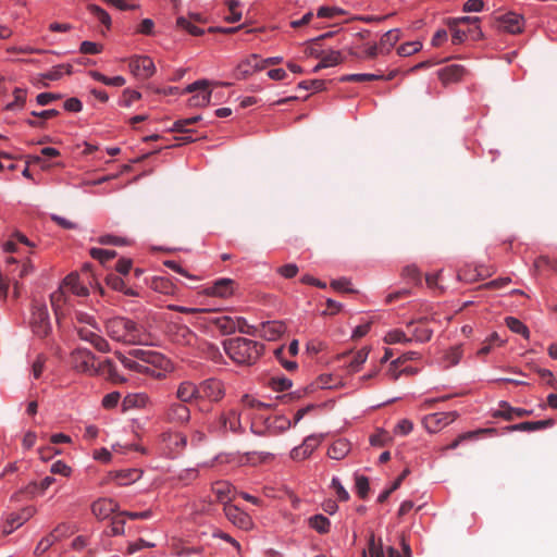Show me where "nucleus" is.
<instances>
[{
	"mask_svg": "<svg viewBox=\"0 0 557 557\" xmlns=\"http://www.w3.org/2000/svg\"><path fill=\"white\" fill-rule=\"evenodd\" d=\"M357 493L361 498H366L369 492V480L367 476L359 475L356 478Z\"/></svg>",
	"mask_w": 557,
	"mask_h": 557,
	"instance_id": "nucleus-58",
	"label": "nucleus"
},
{
	"mask_svg": "<svg viewBox=\"0 0 557 557\" xmlns=\"http://www.w3.org/2000/svg\"><path fill=\"white\" fill-rule=\"evenodd\" d=\"M14 101L8 103L5 106L7 110L13 111L16 109H22L26 101V90L22 88H15L13 91Z\"/></svg>",
	"mask_w": 557,
	"mask_h": 557,
	"instance_id": "nucleus-45",
	"label": "nucleus"
},
{
	"mask_svg": "<svg viewBox=\"0 0 557 557\" xmlns=\"http://www.w3.org/2000/svg\"><path fill=\"white\" fill-rule=\"evenodd\" d=\"M96 370H97L96 375H102L106 379H108L114 383L125 382V379L120 376L114 363L110 359H106L102 362H99L98 364H96Z\"/></svg>",
	"mask_w": 557,
	"mask_h": 557,
	"instance_id": "nucleus-23",
	"label": "nucleus"
},
{
	"mask_svg": "<svg viewBox=\"0 0 557 557\" xmlns=\"http://www.w3.org/2000/svg\"><path fill=\"white\" fill-rule=\"evenodd\" d=\"M177 26L187 30L193 36H199L203 33L201 28L190 23L187 18L181 16L177 18Z\"/></svg>",
	"mask_w": 557,
	"mask_h": 557,
	"instance_id": "nucleus-54",
	"label": "nucleus"
},
{
	"mask_svg": "<svg viewBox=\"0 0 557 557\" xmlns=\"http://www.w3.org/2000/svg\"><path fill=\"white\" fill-rule=\"evenodd\" d=\"M164 419L169 423L183 425L190 419V410L183 403H172L164 411Z\"/></svg>",
	"mask_w": 557,
	"mask_h": 557,
	"instance_id": "nucleus-7",
	"label": "nucleus"
},
{
	"mask_svg": "<svg viewBox=\"0 0 557 557\" xmlns=\"http://www.w3.org/2000/svg\"><path fill=\"white\" fill-rule=\"evenodd\" d=\"M88 11L98 18V21L104 25L107 28H110L111 26V17L107 11H104L102 8H100L97 4H89L87 7Z\"/></svg>",
	"mask_w": 557,
	"mask_h": 557,
	"instance_id": "nucleus-41",
	"label": "nucleus"
},
{
	"mask_svg": "<svg viewBox=\"0 0 557 557\" xmlns=\"http://www.w3.org/2000/svg\"><path fill=\"white\" fill-rule=\"evenodd\" d=\"M176 397L183 404L199 400V385L190 381L182 382L177 387Z\"/></svg>",
	"mask_w": 557,
	"mask_h": 557,
	"instance_id": "nucleus-18",
	"label": "nucleus"
},
{
	"mask_svg": "<svg viewBox=\"0 0 557 557\" xmlns=\"http://www.w3.org/2000/svg\"><path fill=\"white\" fill-rule=\"evenodd\" d=\"M66 290L60 286V288L53 292L50 296L51 306L54 310L57 318L63 315V307L67 302Z\"/></svg>",
	"mask_w": 557,
	"mask_h": 557,
	"instance_id": "nucleus-31",
	"label": "nucleus"
},
{
	"mask_svg": "<svg viewBox=\"0 0 557 557\" xmlns=\"http://www.w3.org/2000/svg\"><path fill=\"white\" fill-rule=\"evenodd\" d=\"M330 36H331V34L329 33V34L322 35V36H320V37H318V38H315V39H313V40L309 41V42H308V46H307V48H306V50H305V53H306L308 57H314V58H319V59H320L321 53H322L323 51H321V50L319 49V47H318V41H319V40H321V39H323V38L330 37Z\"/></svg>",
	"mask_w": 557,
	"mask_h": 557,
	"instance_id": "nucleus-53",
	"label": "nucleus"
},
{
	"mask_svg": "<svg viewBox=\"0 0 557 557\" xmlns=\"http://www.w3.org/2000/svg\"><path fill=\"white\" fill-rule=\"evenodd\" d=\"M321 441H322L321 436H317V435L307 436L300 446L295 447L290 451V457L294 460H302V459L308 458L313 453V450L320 445Z\"/></svg>",
	"mask_w": 557,
	"mask_h": 557,
	"instance_id": "nucleus-12",
	"label": "nucleus"
},
{
	"mask_svg": "<svg viewBox=\"0 0 557 557\" xmlns=\"http://www.w3.org/2000/svg\"><path fill=\"white\" fill-rule=\"evenodd\" d=\"M62 528H55L50 534L41 539L35 548V554L40 555L47 552L55 542L59 541L58 532Z\"/></svg>",
	"mask_w": 557,
	"mask_h": 557,
	"instance_id": "nucleus-37",
	"label": "nucleus"
},
{
	"mask_svg": "<svg viewBox=\"0 0 557 557\" xmlns=\"http://www.w3.org/2000/svg\"><path fill=\"white\" fill-rule=\"evenodd\" d=\"M224 513L230 522L240 529H249L252 524L250 517L242 511L237 506L226 505L224 507Z\"/></svg>",
	"mask_w": 557,
	"mask_h": 557,
	"instance_id": "nucleus-13",
	"label": "nucleus"
},
{
	"mask_svg": "<svg viewBox=\"0 0 557 557\" xmlns=\"http://www.w3.org/2000/svg\"><path fill=\"white\" fill-rule=\"evenodd\" d=\"M385 341L388 344H396V343L409 342L410 339H408L406 337V334L403 331L394 330V331L387 333Z\"/></svg>",
	"mask_w": 557,
	"mask_h": 557,
	"instance_id": "nucleus-63",
	"label": "nucleus"
},
{
	"mask_svg": "<svg viewBox=\"0 0 557 557\" xmlns=\"http://www.w3.org/2000/svg\"><path fill=\"white\" fill-rule=\"evenodd\" d=\"M79 50L85 54H97L102 51V46L92 41H83Z\"/></svg>",
	"mask_w": 557,
	"mask_h": 557,
	"instance_id": "nucleus-60",
	"label": "nucleus"
},
{
	"mask_svg": "<svg viewBox=\"0 0 557 557\" xmlns=\"http://www.w3.org/2000/svg\"><path fill=\"white\" fill-rule=\"evenodd\" d=\"M309 524L317 532L324 534L330 531L331 522L323 515H315L309 519Z\"/></svg>",
	"mask_w": 557,
	"mask_h": 557,
	"instance_id": "nucleus-39",
	"label": "nucleus"
},
{
	"mask_svg": "<svg viewBox=\"0 0 557 557\" xmlns=\"http://www.w3.org/2000/svg\"><path fill=\"white\" fill-rule=\"evenodd\" d=\"M332 288H334L337 292H345V293H352L354 290L349 287L350 281L346 277H342L338 280H333L331 282Z\"/></svg>",
	"mask_w": 557,
	"mask_h": 557,
	"instance_id": "nucleus-62",
	"label": "nucleus"
},
{
	"mask_svg": "<svg viewBox=\"0 0 557 557\" xmlns=\"http://www.w3.org/2000/svg\"><path fill=\"white\" fill-rule=\"evenodd\" d=\"M320 59L322 60V65H325L326 67L341 64L344 61L342 53L335 50L327 53L322 52Z\"/></svg>",
	"mask_w": 557,
	"mask_h": 557,
	"instance_id": "nucleus-46",
	"label": "nucleus"
},
{
	"mask_svg": "<svg viewBox=\"0 0 557 557\" xmlns=\"http://www.w3.org/2000/svg\"><path fill=\"white\" fill-rule=\"evenodd\" d=\"M285 330L286 327L283 322L269 321L261 324V329L258 331V333L267 341H275L282 334H284Z\"/></svg>",
	"mask_w": 557,
	"mask_h": 557,
	"instance_id": "nucleus-21",
	"label": "nucleus"
},
{
	"mask_svg": "<svg viewBox=\"0 0 557 557\" xmlns=\"http://www.w3.org/2000/svg\"><path fill=\"white\" fill-rule=\"evenodd\" d=\"M350 450V444L346 440L335 441L327 450L330 458L341 460L347 456Z\"/></svg>",
	"mask_w": 557,
	"mask_h": 557,
	"instance_id": "nucleus-30",
	"label": "nucleus"
},
{
	"mask_svg": "<svg viewBox=\"0 0 557 557\" xmlns=\"http://www.w3.org/2000/svg\"><path fill=\"white\" fill-rule=\"evenodd\" d=\"M61 287L77 296L88 295V288L79 283V275L77 273H70L63 280Z\"/></svg>",
	"mask_w": 557,
	"mask_h": 557,
	"instance_id": "nucleus-25",
	"label": "nucleus"
},
{
	"mask_svg": "<svg viewBox=\"0 0 557 557\" xmlns=\"http://www.w3.org/2000/svg\"><path fill=\"white\" fill-rule=\"evenodd\" d=\"M235 282L231 278H219L212 286L205 289V294L208 296L226 298L233 295Z\"/></svg>",
	"mask_w": 557,
	"mask_h": 557,
	"instance_id": "nucleus-15",
	"label": "nucleus"
},
{
	"mask_svg": "<svg viewBox=\"0 0 557 557\" xmlns=\"http://www.w3.org/2000/svg\"><path fill=\"white\" fill-rule=\"evenodd\" d=\"M119 504L112 498H99L91 505L94 516L99 520L108 519L112 513L117 512Z\"/></svg>",
	"mask_w": 557,
	"mask_h": 557,
	"instance_id": "nucleus-11",
	"label": "nucleus"
},
{
	"mask_svg": "<svg viewBox=\"0 0 557 557\" xmlns=\"http://www.w3.org/2000/svg\"><path fill=\"white\" fill-rule=\"evenodd\" d=\"M466 73V69L459 64H451L438 71V78L443 84L458 82Z\"/></svg>",
	"mask_w": 557,
	"mask_h": 557,
	"instance_id": "nucleus-22",
	"label": "nucleus"
},
{
	"mask_svg": "<svg viewBox=\"0 0 557 557\" xmlns=\"http://www.w3.org/2000/svg\"><path fill=\"white\" fill-rule=\"evenodd\" d=\"M299 89H313L315 91L323 90L325 88V81L323 79H312V81H302L298 84Z\"/></svg>",
	"mask_w": 557,
	"mask_h": 557,
	"instance_id": "nucleus-55",
	"label": "nucleus"
},
{
	"mask_svg": "<svg viewBox=\"0 0 557 557\" xmlns=\"http://www.w3.org/2000/svg\"><path fill=\"white\" fill-rule=\"evenodd\" d=\"M260 57L258 54H251L247 59L243 60L235 69V77L237 79H245L252 73L260 71Z\"/></svg>",
	"mask_w": 557,
	"mask_h": 557,
	"instance_id": "nucleus-14",
	"label": "nucleus"
},
{
	"mask_svg": "<svg viewBox=\"0 0 557 557\" xmlns=\"http://www.w3.org/2000/svg\"><path fill=\"white\" fill-rule=\"evenodd\" d=\"M89 75L98 81V82H101L108 86H116V87H121L125 84V78L123 76H114V77H107L104 76L103 74H101L100 72H97V71H91L89 73Z\"/></svg>",
	"mask_w": 557,
	"mask_h": 557,
	"instance_id": "nucleus-40",
	"label": "nucleus"
},
{
	"mask_svg": "<svg viewBox=\"0 0 557 557\" xmlns=\"http://www.w3.org/2000/svg\"><path fill=\"white\" fill-rule=\"evenodd\" d=\"M369 355V349L367 347L356 351L347 363V369L349 373L358 372L362 364L367 361Z\"/></svg>",
	"mask_w": 557,
	"mask_h": 557,
	"instance_id": "nucleus-32",
	"label": "nucleus"
},
{
	"mask_svg": "<svg viewBox=\"0 0 557 557\" xmlns=\"http://www.w3.org/2000/svg\"><path fill=\"white\" fill-rule=\"evenodd\" d=\"M73 369L79 373L96 375V356L86 348H76L70 357Z\"/></svg>",
	"mask_w": 557,
	"mask_h": 557,
	"instance_id": "nucleus-3",
	"label": "nucleus"
},
{
	"mask_svg": "<svg viewBox=\"0 0 557 557\" xmlns=\"http://www.w3.org/2000/svg\"><path fill=\"white\" fill-rule=\"evenodd\" d=\"M236 318L230 315H220L212 318L210 323L214 325L222 335H230L236 332Z\"/></svg>",
	"mask_w": 557,
	"mask_h": 557,
	"instance_id": "nucleus-27",
	"label": "nucleus"
},
{
	"mask_svg": "<svg viewBox=\"0 0 557 557\" xmlns=\"http://www.w3.org/2000/svg\"><path fill=\"white\" fill-rule=\"evenodd\" d=\"M242 403L244 404V406L256 410L268 409L270 407V405L261 403L250 397L249 395H244L242 398Z\"/></svg>",
	"mask_w": 557,
	"mask_h": 557,
	"instance_id": "nucleus-59",
	"label": "nucleus"
},
{
	"mask_svg": "<svg viewBox=\"0 0 557 557\" xmlns=\"http://www.w3.org/2000/svg\"><path fill=\"white\" fill-rule=\"evenodd\" d=\"M33 331L39 337H45L50 332L49 313L46 307H37L33 312Z\"/></svg>",
	"mask_w": 557,
	"mask_h": 557,
	"instance_id": "nucleus-10",
	"label": "nucleus"
},
{
	"mask_svg": "<svg viewBox=\"0 0 557 557\" xmlns=\"http://www.w3.org/2000/svg\"><path fill=\"white\" fill-rule=\"evenodd\" d=\"M555 424L554 419H546L541 421H525L512 425L506 426L507 432H515V431H521V432H534L540 431L544 429L552 428Z\"/></svg>",
	"mask_w": 557,
	"mask_h": 557,
	"instance_id": "nucleus-17",
	"label": "nucleus"
},
{
	"mask_svg": "<svg viewBox=\"0 0 557 557\" xmlns=\"http://www.w3.org/2000/svg\"><path fill=\"white\" fill-rule=\"evenodd\" d=\"M432 334H433V331L430 330L429 327H426L423 324H420V325L416 326L414 331H413V336L419 342H428V341H430L431 337H432Z\"/></svg>",
	"mask_w": 557,
	"mask_h": 557,
	"instance_id": "nucleus-56",
	"label": "nucleus"
},
{
	"mask_svg": "<svg viewBox=\"0 0 557 557\" xmlns=\"http://www.w3.org/2000/svg\"><path fill=\"white\" fill-rule=\"evenodd\" d=\"M90 256L94 259L99 260L102 264H106L108 261L116 257V251L111 249L91 248Z\"/></svg>",
	"mask_w": 557,
	"mask_h": 557,
	"instance_id": "nucleus-42",
	"label": "nucleus"
},
{
	"mask_svg": "<svg viewBox=\"0 0 557 557\" xmlns=\"http://www.w3.org/2000/svg\"><path fill=\"white\" fill-rule=\"evenodd\" d=\"M240 7V2L238 0H230L227 1V8L230 14L225 16V20L228 23H236L242 20V12L238 10Z\"/></svg>",
	"mask_w": 557,
	"mask_h": 557,
	"instance_id": "nucleus-47",
	"label": "nucleus"
},
{
	"mask_svg": "<svg viewBox=\"0 0 557 557\" xmlns=\"http://www.w3.org/2000/svg\"><path fill=\"white\" fill-rule=\"evenodd\" d=\"M344 14L346 12L338 7H320L317 11V16L320 18H334Z\"/></svg>",
	"mask_w": 557,
	"mask_h": 557,
	"instance_id": "nucleus-48",
	"label": "nucleus"
},
{
	"mask_svg": "<svg viewBox=\"0 0 557 557\" xmlns=\"http://www.w3.org/2000/svg\"><path fill=\"white\" fill-rule=\"evenodd\" d=\"M270 387L276 392H284L292 387V381L284 376L272 377L269 383Z\"/></svg>",
	"mask_w": 557,
	"mask_h": 557,
	"instance_id": "nucleus-51",
	"label": "nucleus"
},
{
	"mask_svg": "<svg viewBox=\"0 0 557 557\" xmlns=\"http://www.w3.org/2000/svg\"><path fill=\"white\" fill-rule=\"evenodd\" d=\"M212 493L215 495V500L226 505L233 500L235 491L227 481H216L212 484Z\"/></svg>",
	"mask_w": 557,
	"mask_h": 557,
	"instance_id": "nucleus-16",
	"label": "nucleus"
},
{
	"mask_svg": "<svg viewBox=\"0 0 557 557\" xmlns=\"http://www.w3.org/2000/svg\"><path fill=\"white\" fill-rule=\"evenodd\" d=\"M499 25L510 34H518L522 30L524 21L521 15L509 12L499 17Z\"/></svg>",
	"mask_w": 557,
	"mask_h": 557,
	"instance_id": "nucleus-19",
	"label": "nucleus"
},
{
	"mask_svg": "<svg viewBox=\"0 0 557 557\" xmlns=\"http://www.w3.org/2000/svg\"><path fill=\"white\" fill-rule=\"evenodd\" d=\"M462 357V349L460 346H456L450 348L446 354V359L449 362V366L457 364Z\"/></svg>",
	"mask_w": 557,
	"mask_h": 557,
	"instance_id": "nucleus-64",
	"label": "nucleus"
},
{
	"mask_svg": "<svg viewBox=\"0 0 557 557\" xmlns=\"http://www.w3.org/2000/svg\"><path fill=\"white\" fill-rule=\"evenodd\" d=\"M506 325L508 326V329L510 331H512L513 333H517V334H521L525 338H528L530 335L528 327L517 318H513V317L506 318Z\"/></svg>",
	"mask_w": 557,
	"mask_h": 557,
	"instance_id": "nucleus-44",
	"label": "nucleus"
},
{
	"mask_svg": "<svg viewBox=\"0 0 557 557\" xmlns=\"http://www.w3.org/2000/svg\"><path fill=\"white\" fill-rule=\"evenodd\" d=\"M224 386L222 382L216 379H208L199 384V400L208 399L218 403L224 397Z\"/></svg>",
	"mask_w": 557,
	"mask_h": 557,
	"instance_id": "nucleus-5",
	"label": "nucleus"
},
{
	"mask_svg": "<svg viewBox=\"0 0 557 557\" xmlns=\"http://www.w3.org/2000/svg\"><path fill=\"white\" fill-rule=\"evenodd\" d=\"M236 322V331L242 334H247L250 336H256L258 334L257 327L249 325L245 318L238 317L235 320Z\"/></svg>",
	"mask_w": 557,
	"mask_h": 557,
	"instance_id": "nucleus-52",
	"label": "nucleus"
},
{
	"mask_svg": "<svg viewBox=\"0 0 557 557\" xmlns=\"http://www.w3.org/2000/svg\"><path fill=\"white\" fill-rule=\"evenodd\" d=\"M143 471L139 469H125L120 471H112L109 473V479L115 481L119 485H128L140 479Z\"/></svg>",
	"mask_w": 557,
	"mask_h": 557,
	"instance_id": "nucleus-20",
	"label": "nucleus"
},
{
	"mask_svg": "<svg viewBox=\"0 0 557 557\" xmlns=\"http://www.w3.org/2000/svg\"><path fill=\"white\" fill-rule=\"evenodd\" d=\"M226 355L238 364H253L263 352V345L252 339L234 337L223 342Z\"/></svg>",
	"mask_w": 557,
	"mask_h": 557,
	"instance_id": "nucleus-2",
	"label": "nucleus"
},
{
	"mask_svg": "<svg viewBox=\"0 0 557 557\" xmlns=\"http://www.w3.org/2000/svg\"><path fill=\"white\" fill-rule=\"evenodd\" d=\"M511 282L510 277H499L493 281H490L481 286L483 289H498L503 288Z\"/></svg>",
	"mask_w": 557,
	"mask_h": 557,
	"instance_id": "nucleus-61",
	"label": "nucleus"
},
{
	"mask_svg": "<svg viewBox=\"0 0 557 557\" xmlns=\"http://www.w3.org/2000/svg\"><path fill=\"white\" fill-rule=\"evenodd\" d=\"M115 355L125 368L139 373H146L152 376L156 375V370L152 367L141 363L138 360L128 358L119 351L115 352Z\"/></svg>",
	"mask_w": 557,
	"mask_h": 557,
	"instance_id": "nucleus-26",
	"label": "nucleus"
},
{
	"mask_svg": "<svg viewBox=\"0 0 557 557\" xmlns=\"http://www.w3.org/2000/svg\"><path fill=\"white\" fill-rule=\"evenodd\" d=\"M368 553H369L370 557H385L384 552H383L382 541L379 540V542L376 543L375 536L373 533L369 536Z\"/></svg>",
	"mask_w": 557,
	"mask_h": 557,
	"instance_id": "nucleus-49",
	"label": "nucleus"
},
{
	"mask_svg": "<svg viewBox=\"0 0 557 557\" xmlns=\"http://www.w3.org/2000/svg\"><path fill=\"white\" fill-rule=\"evenodd\" d=\"M211 428L216 432L225 433L231 431L233 433H242L243 428L240 423L239 413L231 409L228 411L222 412L218 418L216 422H214Z\"/></svg>",
	"mask_w": 557,
	"mask_h": 557,
	"instance_id": "nucleus-4",
	"label": "nucleus"
},
{
	"mask_svg": "<svg viewBox=\"0 0 557 557\" xmlns=\"http://www.w3.org/2000/svg\"><path fill=\"white\" fill-rule=\"evenodd\" d=\"M125 519L122 511L116 513L109 525V529L104 531L108 536H116L124 533Z\"/></svg>",
	"mask_w": 557,
	"mask_h": 557,
	"instance_id": "nucleus-36",
	"label": "nucleus"
},
{
	"mask_svg": "<svg viewBox=\"0 0 557 557\" xmlns=\"http://www.w3.org/2000/svg\"><path fill=\"white\" fill-rule=\"evenodd\" d=\"M400 38V32L399 29H391L386 32L380 39V51L381 53L388 52L392 47L395 46V44Z\"/></svg>",
	"mask_w": 557,
	"mask_h": 557,
	"instance_id": "nucleus-34",
	"label": "nucleus"
},
{
	"mask_svg": "<svg viewBox=\"0 0 557 557\" xmlns=\"http://www.w3.org/2000/svg\"><path fill=\"white\" fill-rule=\"evenodd\" d=\"M500 409L494 413V417H502L507 421H511L515 417L522 418L530 416L532 410L523 409V408H513L509 406L506 401H502L499 405Z\"/></svg>",
	"mask_w": 557,
	"mask_h": 557,
	"instance_id": "nucleus-24",
	"label": "nucleus"
},
{
	"mask_svg": "<svg viewBox=\"0 0 557 557\" xmlns=\"http://www.w3.org/2000/svg\"><path fill=\"white\" fill-rule=\"evenodd\" d=\"M148 397L145 394H128L122 401L123 410L133 408H143L146 406Z\"/></svg>",
	"mask_w": 557,
	"mask_h": 557,
	"instance_id": "nucleus-33",
	"label": "nucleus"
},
{
	"mask_svg": "<svg viewBox=\"0 0 557 557\" xmlns=\"http://www.w3.org/2000/svg\"><path fill=\"white\" fill-rule=\"evenodd\" d=\"M129 67L135 76L144 79L152 76L156 71L152 59L146 55L133 58Z\"/></svg>",
	"mask_w": 557,
	"mask_h": 557,
	"instance_id": "nucleus-9",
	"label": "nucleus"
},
{
	"mask_svg": "<svg viewBox=\"0 0 557 557\" xmlns=\"http://www.w3.org/2000/svg\"><path fill=\"white\" fill-rule=\"evenodd\" d=\"M129 355L141 363L147 366H157L161 362V356L158 352L144 349H133Z\"/></svg>",
	"mask_w": 557,
	"mask_h": 557,
	"instance_id": "nucleus-29",
	"label": "nucleus"
},
{
	"mask_svg": "<svg viewBox=\"0 0 557 557\" xmlns=\"http://www.w3.org/2000/svg\"><path fill=\"white\" fill-rule=\"evenodd\" d=\"M485 433L495 434L496 430L495 429H480L476 431H470V432L462 433L455 441H453L446 448L455 449L459 446V444L462 441L473 440V438H476L480 434H485Z\"/></svg>",
	"mask_w": 557,
	"mask_h": 557,
	"instance_id": "nucleus-35",
	"label": "nucleus"
},
{
	"mask_svg": "<svg viewBox=\"0 0 557 557\" xmlns=\"http://www.w3.org/2000/svg\"><path fill=\"white\" fill-rule=\"evenodd\" d=\"M380 78H383V74L375 73V74H346L339 77V82L346 83V82H371V81H380Z\"/></svg>",
	"mask_w": 557,
	"mask_h": 557,
	"instance_id": "nucleus-38",
	"label": "nucleus"
},
{
	"mask_svg": "<svg viewBox=\"0 0 557 557\" xmlns=\"http://www.w3.org/2000/svg\"><path fill=\"white\" fill-rule=\"evenodd\" d=\"M34 509L33 508H25L22 510L21 513L11 515L10 518L7 520V525L4 527L3 532L9 534L13 532L14 529L21 527L33 515Z\"/></svg>",
	"mask_w": 557,
	"mask_h": 557,
	"instance_id": "nucleus-28",
	"label": "nucleus"
},
{
	"mask_svg": "<svg viewBox=\"0 0 557 557\" xmlns=\"http://www.w3.org/2000/svg\"><path fill=\"white\" fill-rule=\"evenodd\" d=\"M107 284L114 290L123 292L126 295H134L131 289H127L125 282L116 274H109L106 278Z\"/></svg>",
	"mask_w": 557,
	"mask_h": 557,
	"instance_id": "nucleus-43",
	"label": "nucleus"
},
{
	"mask_svg": "<svg viewBox=\"0 0 557 557\" xmlns=\"http://www.w3.org/2000/svg\"><path fill=\"white\" fill-rule=\"evenodd\" d=\"M210 82L207 79L197 81L185 88V92L190 94L196 90H201V94L195 95L189 99V106L191 107H206L210 103L211 91L208 90Z\"/></svg>",
	"mask_w": 557,
	"mask_h": 557,
	"instance_id": "nucleus-6",
	"label": "nucleus"
},
{
	"mask_svg": "<svg viewBox=\"0 0 557 557\" xmlns=\"http://www.w3.org/2000/svg\"><path fill=\"white\" fill-rule=\"evenodd\" d=\"M457 418L458 413L456 411L436 412L426 416L423 420V423L430 432L435 433L442 428L454 422Z\"/></svg>",
	"mask_w": 557,
	"mask_h": 557,
	"instance_id": "nucleus-8",
	"label": "nucleus"
},
{
	"mask_svg": "<svg viewBox=\"0 0 557 557\" xmlns=\"http://www.w3.org/2000/svg\"><path fill=\"white\" fill-rule=\"evenodd\" d=\"M422 48V44L420 41H410L403 44L398 47L397 53L400 57H409L418 51H420Z\"/></svg>",
	"mask_w": 557,
	"mask_h": 557,
	"instance_id": "nucleus-50",
	"label": "nucleus"
},
{
	"mask_svg": "<svg viewBox=\"0 0 557 557\" xmlns=\"http://www.w3.org/2000/svg\"><path fill=\"white\" fill-rule=\"evenodd\" d=\"M107 335L127 345L146 344V332L141 325L125 317H114L106 321Z\"/></svg>",
	"mask_w": 557,
	"mask_h": 557,
	"instance_id": "nucleus-1",
	"label": "nucleus"
},
{
	"mask_svg": "<svg viewBox=\"0 0 557 557\" xmlns=\"http://www.w3.org/2000/svg\"><path fill=\"white\" fill-rule=\"evenodd\" d=\"M448 27L451 32V40H453L454 45L461 44L465 40V38L467 37V33L465 30L460 29L458 25L449 22Z\"/></svg>",
	"mask_w": 557,
	"mask_h": 557,
	"instance_id": "nucleus-57",
	"label": "nucleus"
}]
</instances>
